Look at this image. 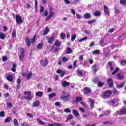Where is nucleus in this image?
Segmentation results:
<instances>
[{
	"label": "nucleus",
	"instance_id": "obj_1",
	"mask_svg": "<svg viewBox=\"0 0 126 126\" xmlns=\"http://www.w3.org/2000/svg\"><path fill=\"white\" fill-rule=\"evenodd\" d=\"M35 42H36V34L34 35L33 38L31 39V40L29 38H28L26 39L27 45L29 48L31 46V43H32V44H34Z\"/></svg>",
	"mask_w": 126,
	"mask_h": 126
},
{
	"label": "nucleus",
	"instance_id": "obj_2",
	"mask_svg": "<svg viewBox=\"0 0 126 126\" xmlns=\"http://www.w3.org/2000/svg\"><path fill=\"white\" fill-rule=\"evenodd\" d=\"M111 94H112V91H111L110 90L105 91L103 93V98L104 99L109 98L110 97Z\"/></svg>",
	"mask_w": 126,
	"mask_h": 126
},
{
	"label": "nucleus",
	"instance_id": "obj_3",
	"mask_svg": "<svg viewBox=\"0 0 126 126\" xmlns=\"http://www.w3.org/2000/svg\"><path fill=\"white\" fill-rule=\"evenodd\" d=\"M24 94H25V95H27L28 96L24 97L23 99H26V100H29V101H31V100H32V99L33 98L31 96V92L28 91L27 92V91H25Z\"/></svg>",
	"mask_w": 126,
	"mask_h": 126
},
{
	"label": "nucleus",
	"instance_id": "obj_4",
	"mask_svg": "<svg viewBox=\"0 0 126 126\" xmlns=\"http://www.w3.org/2000/svg\"><path fill=\"white\" fill-rule=\"evenodd\" d=\"M40 63L42 66L46 67L49 64V61L48 59L45 58V60H40Z\"/></svg>",
	"mask_w": 126,
	"mask_h": 126
},
{
	"label": "nucleus",
	"instance_id": "obj_5",
	"mask_svg": "<svg viewBox=\"0 0 126 126\" xmlns=\"http://www.w3.org/2000/svg\"><path fill=\"white\" fill-rule=\"evenodd\" d=\"M33 76V74L32 73V72H29V73H23L22 74V76L26 77L27 80H29L31 79V78Z\"/></svg>",
	"mask_w": 126,
	"mask_h": 126
},
{
	"label": "nucleus",
	"instance_id": "obj_6",
	"mask_svg": "<svg viewBox=\"0 0 126 126\" xmlns=\"http://www.w3.org/2000/svg\"><path fill=\"white\" fill-rule=\"evenodd\" d=\"M16 20L17 24H21L23 23V20L21 19V17L19 15H16Z\"/></svg>",
	"mask_w": 126,
	"mask_h": 126
},
{
	"label": "nucleus",
	"instance_id": "obj_7",
	"mask_svg": "<svg viewBox=\"0 0 126 126\" xmlns=\"http://www.w3.org/2000/svg\"><path fill=\"white\" fill-rule=\"evenodd\" d=\"M103 9L104 14H105L106 16H109L110 15V12L109 11V8L108 6H106L105 5H103Z\"/></svg>",
	"mask_w": 126,
	"mask_h": 126
},
{
	"label": "nucleus",
	"instance_id": "obj_8",
	"mask_svg": "<svg viewBox=\"0 0 126 126\" xmlns=\"http://www.w3.org/2000/svg\"><path fill=\"white\" fill-rule=\"evenodd\" d=\"M46 39L48 41V44H53V42H54V41H55V36H52L50 37H47Z\"/></svg>",
	"mask_w": 126,
	"mask_h": 126
},
{
	"label": "nucleus",
	"instance_id": "obj_9",
	"mask_svg": "<svg viewBox=\"0 0 126 126\" xmlns=\"http://www.w3.org/2000/svg\"><path fill=\"white\" fill-rule=\"evenodd\" d=\"M116 77L118 80H123L125 79V75H121V73H118L116 75Z\"/></svg>",
	"mask_w": 126,
	"mask_h": 126
},
{
	"label": "nucleus",
	"instance_id": "obj_10",
	"mask_svg": "<svg viewBox=\"0 0 126 126\" xmlns=\"http://www.w3.org/2000/svg\"><path fill=\"white\" fill-rule=\"evenodd\" d=\"M56 72L57 73L60 74V77H63L64 74H65V72L64 71H63V70L62 69H58L56 71Z\"/></svg>",
	"mask_w": 126,
	"mask_h": 126
},
{
	"label": "nucleus",
	"instance_id": "obj_11",
	"mask_svg": "<svg viewBox=\"0 0 126 126\" xmlns=\"http://www.w3.org/2000/svg\"><path fill=\"white\" fill-rule=\"evenodd\" d=\"M107 83L109 87H114V82L113 81V79L111 78L107 79Z\"/></svg>",
	"mask_w": 126,
	"mask_h": 126
},
{
	"label": "nucleus",
	"instance_id": "obj_12",
	"mask_svg": "<svg viewBox=\"0 0 126 126\" xmlns=\"http://www.w3.org/2000/svg\"><path fill=\"white\" fill-rule=\"evenodd\" d=\"M119 116H122L123 115H126V108H123L120 110V113H118Z\"/></svg>",
	"mask_w": 126,
	"mask_h": 126
},
{
	"label": "nucleus",
	"instance_id": "obj_13",
	"mask_svg": "<svg viewBox=\"0 0 126 126\" xmlns=\"http://www.w3.org/2000/svg\"><path fill=\"white\" fill-rule=\"evenodd\" d=\"M70 96V94H68L66 96L65 95H62L61 98L63 100H64V101H68V98H69V96Z\"/></svg>",
	"mask_w": 126,
	"mask_h": 126
},
{
	"label": "nucleus",
	"instance_id": "obj_14",
	"mask_svg": "<svg viewBox=\"0 0 126 126\" xmlns=\"http://www.w3.org/2000/svg\"><path fill=\"white\" fill-rule=\"evenodd\" d=\"M53 16H54V12H50L49 15L46 18L45 21H48L50 20V19H51V18H52Z\"/></svg>",
	"mask_w": 126,
	"mask_h": 126
},
{
	"label": "nucleus",
	"instance_id": "obj_15",
	"mask_svg": "<svg viewBox=\"0 0 126 126\" xmlns=\"http://www.w3.org/2000/svg\"><path fill=\"white\" fill-rule=\"evenodd\" d=\"M91 93V89H90L88 87L85 88L84 90V94H89V93Z\"/></svg>",
	"mask_w": 126,
	"mask_h": 126
},
{
	"label": "nucleus",
	"instance_id": "obj_16",
	"mask_svg": "<svg viewBox=\"0 0 126 126\" xmlns=\"http://www.w3.org/2000/svg\"><path fill=\"white\" fill-rule=\"evenodd\" d=\"M40 106V101L36 100L32 103V107H39Z\"/></svg>",
	"mask_w": 126,
	"mask_h": 126
},
{
	"label": "nucleus",
	"instance_id": "obj_17",
	"mask_svg": "<svg viewBox=\"0 0 126 126\" xmlns=\"http://www.w3.org/2000/svg\"><path fill=\"white\" fill-rule=\"evenodd\" d=\"M7 80L10 82H12L13 81V76L12 75H9L6 77Z\"/></svg>",
	"mask_w": 126,
	"mask_h": 126
},
{
	"label": "nucleus",
	"instance_id": "obj_18",
	"mask_svg": "<svg viewBox=\"0 0 126 126\" xmlns=\"http://www.w3.org/2000/svg\"><path fill=\"white\" fill-rule=\"evenodd\" d=\"M89 102L90 104L91 108H92V109H93V108H94V101H93V100H92V99L90 98L89 99Z\"/></svg>",
	"mask_w": 126,
	"mask_h": 126
},
{
	"label": "nucleus",
	"instance_id": "obj_19",
	"mask_svg": "<svg viewBox=\"0 0 126 126\" xmlns=\"http://www.w3.org/2000/svg\"><path fill=\"white\" fill-rule=\"evenodd\" d=\"M20 83H21V80L19 78H18L17 80V89H20Z\"/></svg>",
	"mask_w": 126,
	"mask_h": 126
},
{
	"label": "nucleus",
	"instance_id": "obj_20",
	"mask_svg": "<svg viewBox=\"0 0 126 126\" xmlns=\"http://www.w3.org/2000/svg\"><path fill=\"white\" fill-rule=\"evenodd\" d=\"M54 45L57 47V48H60V46L62 45V42L57 40H56Z\"/></svg>",
	"mask_w": 126,
	"mask_h": 126
},
{
	"label": "nucleus",
	"instance_id": "obj_21",
	"mask_svg": "<svg viewBox=\"0 0 126 126\" xmlns=\"http://www.w3.org/2000/svg\"><path fill=\"white\" fill-rule=\"evenodd\" d=\"M62 83L63 87H67V86H69V83L66 81L62 82Z\"/></svg>",
	"mask_w": 126,
	"mask_h": 126
},
{
	"label": "nucleus",
	"instance_id": "obj_22",
	"mask_svg": "<svg viewBox=\"0 0 126 126\" xmlns=\"http://www.w3.org/2000/svg\"><path fill=\"white\" fill-rule=\"evenodd\" d=\"M43 46H44V43L40 42L38 44H37V48L38 50H42V49H43Z\"/></svg>",
	"mask_w": 126,
	"mask_h": 126
},
{
	"label": "nucleus",
	"instance_id": "obj_23",
	"mask_svg": "<svg viewBox=\"0 0 126 126\" xmlns=\"http://www.w3.org/2000/svg\"><path fill=\"white\" fill-rule=\"evenodd\" d=\"M49 126H63V124H61L59 123H55L54 124H48Z\"/></svg>",
	"mask_w": 126,
	"mask_h": 126
},
{
	"label": "nucleus",
	"instance_id": "obj_24",
	"mask_svg": "<svg viewBox=\"0 0 126 126\" xmlns=\"http://www.w3.org/2000/svg\"><path fill=\"white\" fill-rule=\"evenodd\" d=\"M84 17L85 19H89V18H91V15L87 13L84 15Z\"/></svg>",
	"mask_w": 126,
	"mask_h": 126
},
{
	"label": "nucleus",
	"instance_id": "obj_25",
	"mask_svg": "<svg viewBox=\"0 0 126 126\" xmlns=\"http://www.w3.org/2000/svg\"><path fill=\"white\" fill-rule=\"evenodd\" d=\"M73 51L70 47H67L66 54H69L72 53Z\"/></svg>",
	"mask_w": 126,
	"mask_h": 126
},
{
	"label": "nucleus",
	"instance_id": "obj_26",
	"mask_svg": "<svg viewBox=\"0 0 126 126\" xmlns=\"http://www.w3.org/2000/svg\"><path fill=\"white\" fill-rule=\"evenodd\" d=\"M125 86V83L122 82L120 85H118L116 87L118 89H121V88H123Z\"/></svg>",
	"mask_w": 126,
	"mask_h": 126
},
{
	"label": "nucleus",
	"instance_id": "obj_27",
	"mask_svg": "<svg viewBox=\"0 0 126 126\" xmlns=\"http://www.w3.org/2000/svg\"><path fill=\"white\" fill-rule=\"evenodd\" d=\"M113 93L115 95H119V94L120 93L119 92V91H118L117 89H116V88H114L113 90Z\"/></svg>",
	"mask_w": 126,
	"mask_h": 126
},
{
	"label": "nucleus",
	"instance_id": "obj_28",
	"mask_svg": "<svg viewBox=\"0 0 126 126\" xmlns=\"http://www.w3.org/2000/svg\"><path fill=\"white\" fill-rule=\"evenodd\" d=\"M35 95L37 97H42L43 96V92L40 91L37 92Z\"/></svg>",
	"mask_w": 126,
	"mask_h": 126
},
{
	"label": "nucleus",
	"instance_id": "obj_29",
	"mask_svg": "<svg viewBox=\"0 0 126 126\" xmlns=\"http://www.w3.org/2000/svg\"><path fill=\"white\" fill-rule=\"evenodd\" d=\"M6 105L7 108H8L9 109H11V108H12L13 107L12 103L8 101L6 102Z\"/></svg>",
	"mask_w": 126,
	"mask_h": 126
},
{
	"label": "nucleus",
	"instance_id": "obj_30",
	"mask_svg": "<svg viewBox=\"0 0 126 126\" xmlns=\"http://www.w3.org/2000/svg\"><path fill=\"white\" fill-rule=\"evenodd\" d=\"M105 85V83L101 82L100 81L98 82L97 83V87H103Z\"/></svg>",
	"mask_w": 126,
	"mask_h": 126
},
{
	"label": "nucleus",
	"instance_id": "obj_31",
	"mask_svg": "<svg viewBox=\"0 0 126 126\" xmlns=\"http://www.w3.org/2000/svg\"><path fill=\"white\" fill-rule=\"evenodd\" d=\"M77 73L78 74L79 76H83V73H82V71L79 69L77 70Z\"/></svg>",
	"mask_w": 126,
	"mask_h": 126
},
{
	"label": "nucleus",
	"instance_id": "obj_32",
	"mask_svg": "<svg viewBox=\"0 0 126 126\" xmlns=\"http://www.w3.org/2000/svg\"><path fill=\"white\" fill-rule=\"evenodd\" d=\"M49 32H50V29H49V28L46 27L45 30L43 32V35H47V34H48Z\"/></svg>",
	"mask_w": 126,
	"mask_h": 126
},
{
	"label": "nucleus",
	"instance_id": "obj_33",
	"mask_svg": "<svg viewBox=\"0 0 126 126\" xmlns=\"http://www.w3.org/2000/svg\"><path fill=\"white\" fill-rule=\"evenodd\" d=\"M16 67H17L16 64H13L11 69V70L12 71H13V72H15V71H16Z\"/></svg>",
	"mask_w": 126,
	"mask_h": 126
},
{
	"label": "nucleus",
	"instance_id": "obj_34",
	"mask_svg": "<svg viewBox=\"0 0 126 126\" xmlns=\"http://www.w3.org/2000/svg\"><path fill=\"white\" fill-rule=\"evenodd\" d=\"M119 70H120V68L116 67L115 69L112 73V75H115V74H116V73H117V72H118Z\"/></svg>",
	"mask_w": 126,
	"mask_h": 126
},
{
	"label": "nucleus",
	"instance_id": "obj_35",
	"mask_svg": "<svg viewBox=\"0 0 126 126\" xmlns=\"http://www.w3.org/2000/svg\"><path fill=\"white\" fill-rule=\"evenodd\" d=\"M108 65L109 66H110V70L112 71V70H114V67H113V63L111 62H108Z\"/></svg>",
	"mask_w": 126,
	"mask_h": 126
},
{
	"label": "nucleus",
	"instance_id": "obj_36",
	"mask_svg": "<svg viewBox=\"0 0 126 126\" xmlns=\"http://www.w3.org/2000/svg\"><path fill=\"white\" fill-rule=\"evenodd\" d=\"M13 123H14V125L15 126H19V124H18V121H17V119H14L13 120Z\"/></svg>",
	"mask_w": 126,
	"mask_h": 126
},
{
	"label": "nucleus",
	"instance_id": "obj_37",
	"mask_svg": "<svg viewBox=\"0 0 126 126\" xmlns=\"http://www.w3.org/2000/svg\"><path fill=\"white\" fill-rule=\"evenodd\" d=\"M120 3L122 5H125L126 6V0H120Z\"/></svg>",
	"mask_w": 126,
	"mask_h": 126
},
{
	"label": "nucleus",
	"instance_id": "obj_38",
	"mask_svg": "<svg viewBox=\"0 0 126 126\" xmlns=\"http://www.w3.org/2000/svg\"><path fill=\"white\" fill-rule=\"evenodd\" d=\"M95 16H98L100 17L101 16V11H95Z\"/></svg>",
	"mask_w": 126,
	"mask_h": 126
},
{
	"label": "nucleus",
	"instance_id": "obj_39",
	"mask_svg": "<svg viewBox=\"0 0 126 126\" xmlns=\"http://www.w3.org/2000/svg\"><path fill=\"white\" fill-rule=\"evenodd\" d=\"M81 101H82V97H76L75 101H74V102H75L76 103L77 102H80Z\"/></svg>",
	"mask_w": 126,
	"mask_h": 126
},
{
	"label": "nucleus",
	"instance_id": "obj_40",
	"mask_svg": "<svg viewBox=\"0 0 126 126\" xmlns=\"http://www.w3.org/2000/svg\"><path fill=\"white\" fill-rule=\"evenodd\" d=\"M0 39H2V40L5 39V35L4 33L0 32Z\"/></svg>",
	"mask_w": 126,
	"mask_h": 126
},
{
	"label": "nucleus",
	"instance_id": "obj_41",
	"mask_svg": "<svg viewBox=\"0 0 126 126\" xmlns=\"http://www.w3.org/2000/svg\"><path fill=\"white\" fill-rule=\"evenodd\" d=\"M12 36L13 38H15V37H16V30L14 29L13 30Z\"/></svg>",
	"mask_w": 126,
	"mask_h": 126
},
{
	"label": "nucleus",
	"instance_id": "obj_42",
	"mask_svg": "<svg viewBox=\"0 0 126 126\" xmlns=\"http://www.w3.org/2000/svg\"><path fill=\"white\" fill-rule=\"evenodd\" d=\"M60 38L62 39V40H63L65 38V33H61L60 34Z\"/></svg>",
	"mask_w": 126,
	"mask_h": 126
},
{
	"label": "nucleus",
	"instance_id": "obj_43",
	"mask_svg": "<svg viewBox=\"0 0 126 126\" xmlns=\"http://www.w3.org/2000/svg\"><path fill=\"white\" fill-rule=\"evenodd\" d=\"M73 114L75 117H78V116H79V113L76 110H73Z\"/></svg>",
	"mask_w": 126,
	"mask_h": 126
},
{
	"label": "nucleus",
	"instance_id": "obj_44",
	"mask_svg": "<svg viewBox=\"0 0 126 126\" xmlns=\"http://www.w3.org/2000/svg\"><path fill=\"white\" fill-rule=\"evenodd\" d=\"M103 125H113L112 121H105L103 122Z\"/></svg>",
	"mask_w": 126,
	"mask_h": 126
},
{
	"label": "nucleus",
	"instance_id": "obj_45",
	"mask_svg": "<svg viewBox=\"0 0 126 126\" xmlns=\"http://www.w3.org/2000/svg\"><path fill=\"white\" fill-rule=\"evenodd\" d=\"M25 57V54H21L19 56V59L20 61L23 60V59H24Z\"/></svg>",
	"mask_w": 126,
	"mask_h": 126
},
{
	"label": "nucleus",
	"instance_id": "obj_46",
	"mask_svg": "<svg viewBox=\"0 0 126 126\" xmlns=\"http://www.w3.org/2000/svg\"><path fill=\"white\" fill-rule=\"evenodd\" d=\"M56 94L55 93H51L49 95V99H51L53 97H55L56 96Z\"/></svg>",
	"mask_w": 126,
	"mask_h": 126
},
{
	"label": "nucleus",
	"instance_id": "obj_47",
	"mask_svg": "<svg viewBox=\"0 0 126 126\" xmlns=\"http://www.w3.org/2000/svg\"><path fill=\"white\" fill-rule=\"evenodd\" d=\"M114 9L115 10V13H120L121 12L120 9H119L118 7H115Z\"/></svg>",
	"mask_w": 126,
	"mask_h": 126
},
{
	"label": "nucleus",
	"instance_id": "obj_48",
	"mask_svg": "<svg viewBox=\"0 0 126 126\" xmlns=\"http://www.w3.org/2000/svg\"><path fill=\"white\" fill-rule=\"evenodd\" d=\"M11 118L10 117H7L5 119V123H10L11 122Z\"/></svg>",
	"mask_w": 126,
	"mask_h": 126
},
{
	"label": "nucleus",
	"instance_id": "obj_49",
	"mask_svg": "<svg viewBox=\"0 0 126 126\" xmlns=\"http://www.w3.org/2000/svg\"><path fill=\"white\" fill-rule=\"evenodd\" d=\"M37 121L39 124H40V125H45V123H44V122L42 121V120L39 118L37 119Z\"/></svg>",
	"mask_w": 126,
	"mask_h": 126
},
{
	"label": "nucleus",
	"instance_id": "obj_50",
	"mask_svg": "<svg viewBox=\"0 0 126 126\" xmlns=\"http://www.w3.org/2000/svg\"><path fill=\"white\" fill-rule=\"evenodd\" d=\"M43 16H48L49 15V12L47 10H46L42 14Z\"/></svg>",
	"mask_w": 126,
	"mask_h": 126
},
{
	"label": "nucleus",
	"instance_id": "obj_51",
	"mask_svg": "<svg viewBox=\"0 0 126 126\" xmlns=\"http://www.w3.org/2000/svg\"><path fill=\"white\" fill-rule=\"evenodd\" d=\"M67 61H68V59L66 58V57H63L62 58V62H63V63H65V62H67Z\"/></svg>",
	"mask_w": 126,
	"mask_h": 126
},
{
	"label": "nucleus",
	"instance_id": "obj_52",
	"mask_svg": "<svg viewBox=\"0 0 126 126\" xmlns=\"http://www.w3.org/2000/svg\"><path fill=\"white\" fill-rule=\"evenodd\" d=\"M126 63V60H122L120 62V64H121V65H125Z\"/></svg>",
	"mask_w": 126,
	"mask_h": 126
},
{
	"label": "nucleus",
	"instance_id": "obj_53",
	"mask_svg": "<svg viewBox=\"0 0 126 126\" xmlns=\"http://www.w3.org/2000/svg\"><path fill=\"white\" fill-rule=\"evenodd\" d=\"M66 119L67 121H69V120H72V119H73V116L71 115H69Z\"/></svg>",
	"mask_w": 126,
	"mask_h": 126
},
{
	"label": "nucleus",
	"instance_id": "obj_54",
	"mask_svg": "<svg viewBox=\"0 0 126 126\" xmlns=\"http://www.w3.org/2000/svg\"><path fill=\"white\" fill-rule=\"evenodd\" d=\"M76 38V34H75L71 36V41L72 42H73V41H74Z\"/></svg>",
	"mask_w": 126,
	"mask_h": 126
},
{
	"label": "nucleus",
	"instance_id": "obj_55",
	"mask_svg": "<svg viewBox=\"0 0 126 126\" xmlns=\"http://www.w3.org/2000/svg\"><path fill=\"white\" fill-rule=\"evenodd\" d=\"M87 38H88L87 36H85L84 38H83L81 39H79L78 40V42H83V41H85V40H87Z\"/></svg>",
	"mask_w": 126,
	"mask_h": 126
},
{
	"label": "nucleus",
	"instance_id": "obj_56",
	"mask_svg": "<svg viewBox=\"0 0 126 126\" xmlns=\"http://www.w3.org/2000/svg\"><path fill=\"white\" fill-rule=\"evenodd\" d=\"M103 43H104V39H102L101 41H100L99 44L101 47H105V44Z\"/></svg>",
	"mask_w": 126,
	"mask_h": 126
},
{
	"label": "nucleus",
	"instance_id": "obj_57",
	"mask_svg": "<svg viewBox=\"0 0 126 126\" xmlns=\"http://www.w3.org/2000/svg\"><path fill=\"white\" fill-rule=\"evenodd\" d=\"M64 112H65V113H71V110H70L69 108H66L64 109Z\"/></svg>",
	"mask_w": 126,
	"mask_h": 126
},
{
	"label": "nucleus",
	"instance_id": "obj_58",
	"mask_svg": "<svg viewBox=\"0 0 126 126\" xmlns=\"http://www.w3.org/2000/svg\"><path fill=\"white\" fill-rule=\"evenodd\" d=\"M20 53L22 54H25V50H24V48L20 49Z\"/></svg>",
	"mask_w": 126,
	"mask_h": 126
},
{
	"label": "nucleus",
	"instance_id": "obj_59",
	"mask_svg": "<svg viewBox=\"0 0 126 126\" xmlns=\"http://www.w3.org/2000/svg\"><path fill=\"white\" fill-rule=\"evenodd\" d=\"M76 63H77V60H75L73 62V67H74V68H75V67H76V66H77V65H76Z\"/></svg>",
	"mask_w": 126,
	"mask_h": 126
},
{
	"label": "nucleus",
	"instance_id": "obj_60",
	"mask_svg": "<svg viewBox=\"0 0 126 126\" xmlns=\"http://www.w3.org/2000/svg\"><path fill=\"white\" fill-rule=\"evenodd\" d=\"M2 62H6V61H7V57L6 56L2 57Z\"/></svg>",
	"mask_w": 126,
	"mask_h": 126
},
{
	"label": "nucleus",
	"instance_id": "obj_61",
	"mask_svg": "<svg viewBox=\"0 0 126 126\" xmlns=\"http://www.w3.org/2000/svg\"><path fill=\"white\" fill-rule=\"evenodd\" d=\"M27 116L28 117H29V118L33 119V114H32L31 113H27Z\"/></svg>",
	"mask_w": 126,
	"mask_h": 126
},
{
	"label": "nucleus",
	"instance_id": "obj_62",
	"mask_svg": "<svg viewBox=\"0 0 126 126\" xmlns=\"http://www.w3.org/2000/svg\"><path fill=\"white\" fill-rule=\"evenodd\" d=\"M4 111H1L0 112V117H1L2 118H3V117H4Z\"/></svg>",
	"mask_w": 126,
	"mask_h": 126
},
{
	"label": "nucleus",
	"instance_id": "obj_63",
	"mask_svg": "<svg viewBox=\"0 0 126 126\" xmlns=\"http://www.w3.org/2000/svg\"><path fill=\"white\" fill-rule=\"evenodd\" d=\"M94 22H95V20H93L88 21L87 23H88L89 24H93V23H94Z\"/></svg>",
	"mask_w": 126,
	"mask_h": 126
},
{
	"label": "nucleus",
	"instance_id": "obj_64",
	"mask_svg": "<svg viewBox=\"0 0 126 126\" xmlns=\"http://www.w3.org/2000/svg\"><path fill=\"white\" fill-rule=\"evenodd\" d=\"M76 18H77V19H81V15H80L79 14H77Z\"/></svg>",
	"mask_w": 126,
	"mask_h": 126
}]
</instances>
